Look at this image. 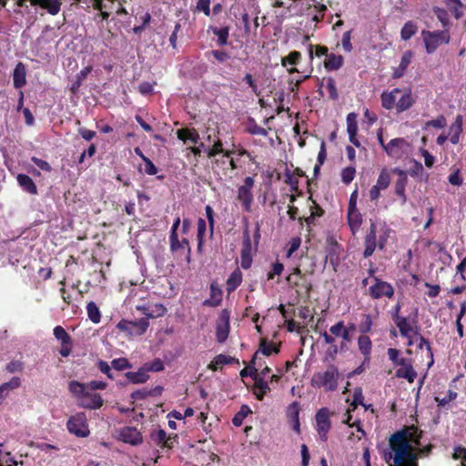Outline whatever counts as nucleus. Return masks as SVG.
Listing matches in <instances>:
<instances>
[{"label":"nucleus","instance_id":"1","mask_svg":"<svg viewBox=\"0 0 466 466\" xmlns=\"http://www.w3.org/2000/svg\"><path fill=\"white\" fill-rule=\"evenodd\" d=\"M420 438L421 432L414 426L394 433L390 439L389 451L383 453L389 466H418L419 456L428 451Z\"/></svg>","mask_w":466,"mask_h":466},{"label":"nucleus","instance_id":"2","mask_svg":"<svg viewBox=\"0 0 466 466\" xmlns=\"http://www.w3.org/2000/svg\"><path fill=\"white\" fill-rule=\"evenodd\" d=\"M394 231L384 221H371L370 231L365 237L364 257H370L376 247L384 249L388 240L392 238Z\"/></svg>","mask_w":466,"mask_h":466},{"label":"nucleus","instance_id":"3","mask_svg":"<svg viewBox=\"0 0 466 466\" xmlns=\"http://www.w3.org/2000/svg\"><path fill=\"white\" fill-rule=\"evenodd\" d=\"M415 99L410 88H394L381 95V105L388 110L396 109L398 113L410 109Z\"/></svg>","mask_w":466,"mask_h":466},{"label":"nucleus","instance_id":"4","mask_svg":"<svg viewBox=\"0 0 466 466\" xmlns=\"http://www.w3.org/2000/svg\"><path fill=\"white\" fill-rule=\"evenodd\" d=\"M69 391L76 399L78 405L84 409L97 410L104 404V400L97 393L91 392L85 383L72 380L68 385Z\"/></svg>","mask_w":466,"mask_h":466},{"label":"nucleus","instance_id":"5","mask_svg":"<svg viewBox=\"0 0 466 466\" xmlns=\"http://www.w3.org/2000/svg\"><path fill=\"white\" fill-rule=\"evenodd\" d=\"M363 396L362 391L360 389H356L354 392L353 401L350 404V408L347 410L345 414V419L343 422L349 425V429L350 431L349 432V439L352 441H357L361 440L364 436V431L360 426V421L358 420H353L351 415V411L354 410L358 405L362 404Z\"/></svg>","mask_w":466,"mask_h":466},{"label":"nucleus","instance_id":"6","mask_svg":"<svg viewBox=\"0 0 466 466\" xmlns=\"http://www.w3.org/2000/svg\"><path fill=\"white\" fill-rule=\"evenodd\" d=\"M421 39L427 54L431 55L442 45H448L451 40L450 32L444 30H422L420 33Z\"/></svg>","mask_w":466,"mask_h":466},{"label":"nucleus","instance_id":"7","mask_svg":"<svg viewBox=\"0 0 466 466\" xmlns=\"http://www.w3.org/2000/svg\"><path fill=\"white\" fill-rule=\"evenodd\" d=\"M66 428L69 434L80 439L87 438L91 433L87 417L83 411L71 414L66 420Z\"/></svg>","mask_w":466,"mask_h":466},{"label":"nucleus","instance_id":"8","mask_svg":"<svg viewBox=\"0 0 466 466\" xmlns=\"http://www.w3.org/2000/svg\"><path fill=\"white\" fill-rule=\"evenodd\" d=\"M373 270H370V277L369 279H363L362 283L364 286H369V294L373 299H381V298H391L394 294L393 286L379 279L376 276H373Z\"/></svg>","mask_w":466,"mask_h":466},{"label":"nucleus","instance_id":"9","mask_svg":"<svg viewBox=\"0 0 466 466\" xmlns=\"http://www.w3.org/2000/svg\"><path fill=\"white\" fill-rule=\"evenodd\" d=\"M339 370L335 367H329L324 371L314 373L311 378V386L323 388L325 390L332 391L337 389Z\"/></svg>","mask_w":466,"mask_h":466},{"label":"nucleus","instance_id":"10","mask_svg":"<svg viewBox=\"0 0 466 466\" xmlns=\"http://www.w3.org/2000/svg\"><path fill=\"white\" fill-rule=\"evenodd\" d=\"M411 151L410 143L402 137L391 139L385 146V152L390 157L400 159Z\"/></svg>","mask_w":466,"mask_h":466},{"label":"nucleus","instance_id":"11","mask_svg":"<svg viewBox=\"0 0 466 466\" xmlns=\"http://www.w3.org/2000/svg\"><path fill=\"white\" fill-rule=\"evenodd\" d=\"M148 326L149 323L147 319H141L137 321L122 319L117 323L116 328L127 333V336L134 337L143 335L147 331Z\"/></svg>","mask_w":466,"mask_h":466},{"label":"nucleus","instance_id":"12","mask_svg":"<svg viewBox=\"0 0 466 466\" xmlns=\"http://www.w3.org/2000/svg\"><path fill=\"white\" fill-rule=\"evenodd\" d=\"M316 430L322 441L328 439V433L330 430V411L328 408H321L315 416Z\"/></svg>","mask_w":466,"mask_h":466},{"label":"nucleus","instance_id":"13","mask_svg":"<svg viewBox=\"0 0 466 466\" xmlns=\"http://www.w3.org/2000/svg\"><path fill=\"white\" fill-rule=\"evenodd\" d=\"M395 324L399 328L400 334L408 339L409 345L413 344L418 339H421L419 333L417 332L415 325L409 321L406 318L397 316L395 318Z\"/></svg>","mask_w":466,"mask_h":466},{"label":"nucleus","instance_id":"14","mask_svg":"<svg viewBox=\"0 0 466 466\" xmlns=\"http://www.w3.org/2000/svg\"><path fill=\"white\" fill-rule=\"evenodd\" d=\"M254 186V179L248 177L244 180V184L238 188V199L241 202L244 209L249 211L253 202L252 187Z\"/></svg>","mask_w":466,"mask_h":466},{"label":"nucleus","instance_id":"15","mask_svg":"<svg viewBox=\"0 0 466 466\" xmlns=\"http://www.w3.org/2000/svg\"><path fill=\"white\" fill-rule=\"evenodd\" d=\"M229 333V314L227 310H223L216 328V338L219 343H223L228 337Z\"/></svg>","mask_w":466,"mask_h":466},{"label":"nucleus","instance_id":"16","mask_svg":"<svg viewBox=\"0 0 466 466\" xmlns=\"http://www.w3.org/2000/svg\"><path fill=\"white\" fill-rule=\"evenodd\" d=\"M119 440L125 443L137 445L142 442V435L134 427H125L119 431Z\"/></svg>","mask_w":466,"mask_h":466},{"label":"nucleus","instance_id":"17","mask_svg":"<svg viewBox=\"0 0 466 466\" xmlns=\"http://www.w3.org/2000/svg\"><path fill=\"white\" fill-rule=\"evenodd\" d=\"M399 369L396 370V377L407 380L412 383L417 377V372L408 360H400Z\"/></svg>","mask_w":466,"mask_h":466},{"label":"nucleus","instance_id":"18","mask_svg":"<svg viewBox=\"0 0 466 466\" xmlns=\"http://www.w3.org/2000/svg\"><path fill=\"white\" fill-rule=\"evenodd\" d=\"M357 114L350 113L347 116V132L349 134L350 141L355 146L360 147V143L357 138L358 132V122H357Z\"/></svg>","mask_w":466,"mask_h":466},{"label":"nucleus","instance_id":"19","mask_svg":"<svg viewBox=\"0 0 466 466\" xmlns=\"http://www.w3.org/2000/svg\"><path fill=\"white\" fill-rule=\"evenodd\" d=\"M463 117L461 115H458L455 117L454 122L449 127V137L450 141L453 145H457L460 142V137L463 130Z\"/></svg>","mask_w":466,"mask_h":466},{"label":"nucleus","instance_id":"20","mask_svg":"<svg viewBox=\"0 0 466 466\" xmlns=\"http://www.w3.org/2000/svg\"><path fill=\"white\" fill-rule=\"evenodd\" d=\"M412 57H413L412 51L408 50L403 53L399 66L393 69V73H392L393 78H400L405 75L406 70L412 60Z\"/></svg>","mask_w":466,"mask_h":466},{"label":"nucleus","instance_id":"21","mask_svg":"<svg viewBox=\"0 0 466 466\" xmlns=\"http://www.w3.org/2000/svg\"><path fill=\"white\" fill-rule=\"evenodd\" d=\"M354 329V326L351 325L350 328L346 327L343 321H339L329 329L330 333L338 338L343 339L345 342H349L350 338V330Z\"/></svg>","mask_w":466,"mask_h":466},{"label":"nucleus","instance_id":"22","mask_svg":"<svg viewBox=\"0 0 466 466\" xmlns=\"http://www.w3.org/2000/svg\"><path fill=\"white\" fill-rule=\"evenodd\" d=\"M13 82L15 88H20L26 83V69L25 65L21 62H19L14 69Z\"/></svg>","mask_w":466,"mask_h":466},{"label":"nucleus","instance_id":"23","mask_svg":"<svg viewBox=\"0 0 466 466\" xmlns=\"http://www.w3.org/2000/svg\"><path fill=\"white\" fill-rule=\"evenodd\" d=\"M240 263L243 268H248L252 264V246L248 236L243 242Z\"/></svg>","mask_w":466,"mask_h":466},{"label":"nucleus","instance_id":"24","mask_svg":"<svg viewBox=\"0 0 466 466\" xmlns=\"http://www.w3.org/2000/svg\"><path fill=\"white\" fill-rule=\"evenodd\" d=\"M21 384V380L17 377L12 378L9 381L0 385V405L9 396L10 392L17 389Z\"/></svg>","mask_w":466,"mask_h":466},{"label":"nucleus","instance_id":"25","mask_svg":"<svg viewBox=\"0 0 466 466\" xmlns=\"http://www.w3.org/2000/svg\"><path fill=\"white\" fill-rule=\"evenodd\" d=\"M177 138L184 143L197 144L199 140V134L194 128H181L177 131Z\"/></svg>","mask_w":466,"mask_h":466},{"label":"nucleus","instance_id":"26","mask_svg":"<svg viewBox=\"0 0 466 466\" xmlns=\"http://www.w3.org/2000/svg\"><path fill=\"white\" fill-rule=\"evenodd\" d=\"M348 223L353 234L360 229L362 223V216L358 209L348 210Z\"/></svg>","mask_w":466,"mask_h":466},{"label":"nucleus","instance_id":"27","mask_svg":"<svg viewBox=\"0 0 466 466\" xmlns=\"http://www.w3.org/2000/svg\"><path fill=\"white\" fill-rule=\"evenodd\" d=\"M116 0H94V6L100 11L104 20L109 16V11L113 9Z\"/></svg>","mask_w":466,"mask_h":466},{"label":"nucleus","instance_id":"28","mask_svg":"<svg viewBox=\"0 0 466 466\" xmlns=\"http://www.w3.org/2000/svg\"><path fill=\"white\" fill-rule=\"evenodd\" d=\"M126 377L128 381L134 384L144 383L148 380L147 371L145 366L139 369L137 371H129L126 373Z\"/></svg>","mask_w":466,"mask_h":466},{"label":"nucleus","instance_id":"29","mask_svg":"<svg viewBox=\"0 0 466 466\" xmlns=\"http://www.w3.org/2000/svg\"><path fill=\"white\" fill-rule=\"evenodd\" d=\"M17 182H18L19 186L21 187H23V189L25 190L26 192H28L30 194L37 193L36 187L29 176L24 175V174H19L17 176Z\"/></svg>","mask_w":466,"mask_h":466},{"label":"nucleus","instance_id":"30","mask_svg":"<svg viewBox=\"0 0 466 466\" xmlns=\"http://www.w3.org/2000/svg\"><path fill=\"white\" fill-rule=\"evenodd\" d=\"M343 65V57L340 55L329 54L324 61V66L328 70H337Z\"/></svg>","mask_w":466,"mask_h":466},{"label":"nucleus","instance_id":"31","mask_svg":"<svg viewBox=\"0 0 466 466\" xmlns=\"http://www.w3.org/2000/svg\"><path fill=\"white\" fill-rule=\"evenodd\" d=\"M254 380V394L258 400H262L264 395L269 390L268 384L258 376H255Z\"/></svg>","mask_w":466,"mask_h":466},{"label":"nucleus","instance_id":"32","mask_svg":"<svg viewBox=\"0 0 466 466\" xmlns=\"http://www.w3.org/2000/svg\"><path fill=\"white\" fill-rule=\"evenodd\" d=\"M170 248L173 251L187 249L189 251V242L187 238L179 240L178 233L170 234Z\"/></svg>","mask_w":466,"mask_h":466},{"label":"nucleus","instance_id":"33","mask_svg":"<svg viewBox=\"0 0 466 466\" xmlns=\"http://www.w3.org/2000/svg\"><path fill=\"white\" fill-rule=\"evenodd\" d=\"M242 281V273L239 269L234 270L227 280V289L228 292L235 290Z\"/></svg>","mask_w":466,"mask_h":466},{"label":"nucleus","instance_id":"34","mask_svg":"<svg viewBox=\"0 0 466 466\" xmlns=\"http://www.w3.org/2000/svg\"><path fill=\"white\" fill-rule=\"evenodd\" d=\"M233 358L227 356L225 354H219L216 356L208 364V369L211 370H217L221 366L229 364L233 361Z\"/></svg>","mask_w":466,"mask_h":466},{"label":"nucleus","instance_id":"35","mask_svg":"<svg viewBox=\"0 0 466 466\" xmlns=\"http://www.w3.org/2000/svg\"><path fill=\"white\" fill-rule=\"evenodd\" d=\"M417 25L412 21L404 24L400 30V37L402 40L407 41L411 38L417 32Z\"/></svg>","mask_w":466,"mask_h":466},{"label":"nucleus","instance_id":"36","mask_svg":"<svg viewBox=\"0 0 466 466\" xmlns=\"http://www.w3.org/2000/svg\"><path fill=\"white\" fill-rule=\"evenodd\" d=\"M86 311H87L89 319L93 323L97 324L100 322L101 313H100L98 307L96 305L95 302L91 301V302L87 303Z\"/></svg>","mask_w":466,"mask_h":466},{"label":"nucleus","instance_id":"37","mask_svg":"<svg viewBox=\"0 0 466 466\" xmlns=\"http://www.w3.org/2000/svg\"><path fill=\"white\" fill-rule=\"evenodd\" d=\"M358 346L360 351L365 356L369 357L371 351V341L368 336H360L358 339Z\"/></svg>","mask_w":466,"mask_h":466},{"label":"nucleus","instance_id":"38","mask_svg":"<svg viewBox=\"0 0 466 466\" xmlns=\"http://www.w3.org/2000/svg\"><path fill=\"white\" fill-rule=\"evenodd\" d=\"M207 230V223L203 218H199L198 220V249L199 252L202 250V246L204 243V237L206 235Z\"/></svg>","mask_w":466,"mask_h":466},{"label":"nucleus","instance_id":"39","mask_svg":"<svg viewBox=\"0 0 466 466\" xmlns=\"http://www.w3.org/2000/svg\"><path fill=\"white\" fill-rule=\"evenodd\" d=\"M55 338L61 341V344H71V339L66 329L61 326H56L54 329Z\"/></svg>","mask_w":466,"mask_h":466},{"label":"nucleus","instance_id":"40","mask_svg":"<svg viewBox=\"0 0 466 466\" xmlns=\"http://www.w3.org/2000/svg\"><path fill=\"white\" fill-rule=\"evenodd\" d=\"M262 353L263 355L269 356L272 353H278V349L270 343H267L266 341H262L260 344L259 350L256 352L254 359L257 360L258 358V354Z\"/></svg>","mask_w":466,"mask_h":466},{"label":"nucleus","instance_id":"41","mask_svg":"<svg viewBox=\"0 0 466 466\" xmlns=\"http://www.w3.org/2000/svg\"><path fill=\"white\" fill-rule=\"evenodd\" d=\"M220 153H223L224 154V157L229 158L230 157V152L229 151H224L223 147H222V143L221 141L218 140L214 145L213 147L208 150V157H216L218 154H220Z\"/></svg>","mask_w":466,"mask_h":466},{"label":"nucleus","instance_id":"42","mask_svg":"<svg viewBox=\"0 0 466 466\" xmlns=\"http://www.w3.org/2000/svg\"><path fill=\"white\" fill-rule=\"evenodd\" d=\"M390 183V174H389L388 170L384 168L381 170L375 185L382 189H385L389 187Z\"/></svg>","mask_w":466,"mask_h":466},{"label":"nucleus","instance_id":"43","mask_svg":"<svg viewBox=\"0 0 466 466\" xmlns=\"http://www.w3.org/2000/svg\"><path fill=\"white\" fill-rule=\"evenodd\" d=\"M167 309L162 304L149 305L148 318H158L165 315Z\"/></svg>","mask_w":466,"mask_h":466},{"label":"nucleus","instance_id":"44","mask_svg":"<svg viewBox=\"0 0 466 466\" xmlns=\"http://www.w3.org/2000/svg\"><path fill=\"white\" fill-rule=\"evenodd\" d=\"M300 58V53L298 51H292L286 57L282 58L281 64L283 66H287L288 65L295 66L299 63Z\"/></svg>","mask_w":466,"mask_h":466},{"label":"nucleus","instance_id":"45","mask_svg":"<svg viewBox=\"0 0 466 466\" xmlns=\"http://www.w3.org/2000/svg\"><path fill=\"white\" fill-rule=\"evenodd\" d=\"M322 86L326 88V90L328 91L329 96L331 99L338 98L336 84L332 78H328L326 80L325 84H322Z\"/></svg>","mask_w":466,"mask_h":466},{"label":"nucleus","instance_id":"46","mask_svg":"<svg viewBox=\"0 0 466 466\" xmlns=\"http://www.w3.org/2000/svg\"><path fill=\"white\" fill-rule=\"evenodd\" d=\"M144 366L147 372L148 371L157 372V371H161L164 370V364L160 359H156L151 362L146 363Z\"/></svg>","mask_w":466,"mask_h":466},{"label":"nucleus","instance_id":"47","mask_svg":"<svg viewBox=\"0 0 466 466\" xmlns=\"http://www.w3.org/2000/svg\"><path fill=\"white\" fill-rule=\"evenodd\" d=\"M446 126V119L443 116H439L437 118L426 122L424 128L429 127L442 128Z\"/></svg>","mask_w":466,"mask_h":466},{"label":"nucleus","instance_id":"48","mask_svg":"<svg viewBox=\"0 0 466 466\" xmlns=\"http://www.w3.org/2000/svg\"><path fill=\"white\" fill-rule=\"evenodd\" d=\"M250 412V410L247 406H243L240 411L235 415L232 422L235 426H240L243 422L244 418Z\"/></svg>","mask_w":466,"mask_h":466},{"label":"nucleus","instance_id":"49","mask_svg":"<svg viewBox=\"0 0 466 466\" xmlns=\"http://www.w3.org/2000/svg\"><path fill=\"white\" fill-rule=\"evenodd\" d=\"M111 365L116 370H123L131 367L130 363L126 358L115 359L112 360Z\"/></svg>","mask_w":466,"mask_h":466},{"label":"nucleus","instance_id":"50","mask_svg":"<svg viewBox=\"0 0 466 466\" xmlns=\"http://www.w3.org/2000/svg\"><path fill=\"white\" fill-rule=\"evenodd\" d=\"M300 244H301L300 238L296 237V238H291L290 241L289 242L287 257L290 258L292 256V254L299 249V248L300 247Z\"/></svg>","mask_w":466,"mask_h":466},{"label":"nucleus","instance_id":"51","mask_svg":"<svg viewBox=\"0 0 466 466\" xmlns=\"http://www.w3.org/2000/svg\"><path fill=\"white\" fill-rule=\"evenodd\" d=\"M355 168L352 167L344 168L341 173L342 181L346 184L350 183L355 177Z\"/></svg>","mask_w":466,"mask_h":466},{"label":"nucleus","instance_id":"52","mask_svg":"<svg viewBox=\"0 0 466 466\" xmlns=\"http://www.w3.org/2000/svg\"><path fill=\"white\" fill-rule=\"evenodd\" d=\"M248 131L251 135H260L266 137L268 132L265 128L258 126L256 123H249L248 126Z\"/></svg>","mask_w":466,"mask_h":466},{"label":"nucleus","instance_id":"53","mask_svg":"<svg viewBox=\"0 0 466 466\" xmlns=\"http://www.w3.org/2000/svg\"><path fill=\"white\" fill-rule=\"evenodd\" d=\"M420 153L424 158L425 166L427 167L431 168L435 163V157L432 155H431L430 152L423 147L420 149Z\"/></svg>","mask_w":466,"mask_h":466},{"label":"nucleus","instance_id":"54","mask_svg":"<svg viewBox=\"0 0 466 466\" xmlns=\"http://www.w3.org/2000/svg\"><path fill=\"white\" fill-rule=\"evenodd\" d=\"M350 40H351V32L346 31L343 34L342 39H341L342 47L346 52H350L352 50V45H351Z\"/></svg>","mask_w":466,"mask_h":466},{"label":"nucleus","instance_id":"55","mask_svg":"<svg viewBox=\"0 0 466 466\" xmlns=\"http://www.w3.org/2000/svg\"><path fill=\"white\" fill-rule=\"evenodd\" d=\"M143 161H144V165H145V172L147 174V175H156L157 173V168L156 167V166L153 164V162L147 157H143Z\"/></svg>","mask_w":466,"mask_h":466},{"label":"nucleus","instance_id":"56","mask_svg":"<svg viewBox=\"0 0 466 466\" xmlns=\"http://www.w3.org/2000/svg\"><path fill=\"white\" fill-rule=\"evenodd\" d=\"M388 355L390 360L394 363L395 366L400 365V360H404V358L400 357V351L396 349H389Z\"/></svg>","mask_w":466,"mask_h":466},{"label":"nucleus","instance_id":"57","mask_svg":"<svg viewBox=\"0 0 466 466\" xmlns=\"http://www.w3.org/2000/svg\"><path fill=\"white\" fill-rule=\"evenodd\" d=\"M448 180L449 182L451 184V185H454V186H457V187H460L462 185V177H461L460 175V170L457 169L455 170L454 172H452L449 177H448Z\"/></svg>","mask_w":466,"mask_h":466},{"label":"nucleus","instance_id":"58","mask_svg":"<svg viewBox=\"0 0 466 466\" xmlns=\"http://www.w3.org/2000/svg\"><path fill=\"white\" fill-rule=\"evenodd\" d=\"M210 0H198L197 3V9L204 12L205 15H209L210 14Z\"/></svg>","mask_w":466,"mask_h":466},{"label":"nucleus","instance_id":"59","mask_svg":"<svg viewBox=\"0 0 466 466\" xmlns=\"http://www.w3.org/2000/svg\"><path fill=\"white\" fill-rule=\"evenodd\" d=\"M216 35L218 38L219 45L223 46L227 43V39L228 36V32L227 29H218L215 31Z\"/></svg>","mask_w":466,"mask_h":466},{"label":"nucleus","instance_id":"60","mask_svg":"<svg viewBox=\"0 0 466 466\" xmlns=\"http://www.w3.org/2000/svg\"><path fill=\"white\" fill-rule=\"evenodd\" d=\"M32 161L43 171H50L51 170L50 165L43 159L34 157H32Z\"/></svg>","mask_w":466,"mask_h":466},{"label":"nucleus","instance_id":"61","mask_svg":"<svg viewBox=\"0 0 466 466\" xmlns=\"http://www.w3.org/2000/svg\"><path fill=\"white\" fill-rule=\"evenodd\" d=\"M453 457L463 461V466H466V449L458 447L454 449Z\"/></svg>","mask_w":466,"mask_h":466},{"label":"nucleus","instance_id":"62","mask_svg":"<svg viewBox=\"0 0 466 466\" xmlns=\"http://www.w3.org/2000/svg\"><path fill=\"white\" fill-rule=\"evenodd\" d=\"M284 267L281 263H275L272 266L271 271L268 273V278L273 279L275 275L279 276L282 273Z\"/></svg>","mask_w":466,"mask_h":466},{"label":"nucleus","instance_id":"63","mask_svg":"<svg viewBox=\"0 0 466 466\" xmlns=\"http://www.w3.org/2000/svg\"><path fill=\"white\" fill-rule=\"evenodd\" d=\"M153 85L148 82L141 83L138 86V90L142 95H149L153 92Z\"/></svg>","mask_w":466,"mask_h":466},{"label":"nucleus","instance_id":"64","mask_svg":"<svg viewBox=\"0 0 466 466\" xmlns=\"http://www.w3.org/2000/svg\"><path fill=\"white\" fill-rule=\"evenodd\" d=\"M78 132L79 134L81 135V137L85 139V140H91L94 138L96 133L92 130H89V129H86V128H84V127H80L78 129Z\"/></svg>","mask_w":466,"mask_h":466}]
</instances>
